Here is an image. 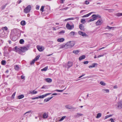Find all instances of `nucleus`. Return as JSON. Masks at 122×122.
I'll list each match as a JSON object with an SVG mask.
<instances>
[{"label":"nucleus","mask_w":122,"mask_h":122,"mask_svg":"<svg viewBox=\"0 0 122 122\" xmlns=\"http://www.w3.org/2000/svg\"><path fill=\"white\" fill-rule=\"evenodd\" d=\"M75 44V42L74 41H69L66 44V47L67 48L71 47L74 46Z\"/></svg>","instance_id":"f257e3e1"},{"label":"nucleus","mask_w":122,"mask_h":122,"mask_svg":"<svg viewBox=\"0 0 122 122\" xmlns=\"http://www.w3.org/2000/svg\"><path fill=\"white\" fill-rule=\"evenodd\" d=\"M71 22H70L68 23L66 25V27L68 30H71L74 28V25L71 24Z\"/></svg>","instance_id":"f03ea898"},{"label":"nucleus","mask_w":122,"mask_h":122,"mask_svg":"<svg viewBox=\"0 0 122 122\" xmlns=\"http://www.w3.org/2000/svg\"><path fill=\"white\" fill-rule=\"evenodd\" d=\"M31 5H28L24 9V12L26 13H29L31 10Z\"/></svg>","instance_id":"7ed1b4c3"},{"label":"nucleus","mask_w":122,"mask_h":122,"mask_svg":"<svg viewBox=\"0 0 122 122\" xmlns=\"http://www.w3.org/2000/svg\"><path fill=\"white\" fill-rule=\"evenodd\" d=\"M117 108L118 109L122 108V101L119 102L116 105Z\"/></svg>","instance_id":"20e7f679"},{"label":"nucleus","mask_w":122,"mask_h":122,"mask_svg":"<svg viewBox=\"0 0 122 122\" xmlns=\"http://www.w3.org/2000/svg\"><path fill=\"white\" fill-rule=\"evenodd\" d=\"M78 34L82 36L83 37H88V35L84 32H83L81 31H79L78 32Z\"/></svg>","instance_id":"39448f33"},{"label":"nucleus","mask_w":122,"mask_h":122,"mask_svg":"<svg viewBox=\"0 0 122 122\" xmlns=\"http://www.w3.org/2000/svg\"><path fill=\"white\" fill-rule=\"evenodd\" d=\"M51 94V93H47L41 96H39L38 97V98H43L44 97H46L47 96L50 95Z\"/></svg>","instance_id":"423d86ee"},{"label":"nucleus","mask_w":122,"mask_h":122,"mask_svg":"<svg viewBox=\"0 0 122 122\" xmlns=\"http://www.w3.org/2000/svg\"><path fill=\"white\" fill-rule=\"evenodd\" d=\"M14 51L19 54L21 53V50H20V49L18 48L17 46L15 47V48L14 49Z\"/></svg>","instance_id":"0eeeda50"},{"label":"nucleus","mask_w":122,"mask_h":122,"mask_svg":"<svg viewBox=\"0 0 122 122\" xmlns=\"http://www.w3.org/2000/svg\"><path fill=\"white\" fill-rule=\"evenodd\" d=\"M103 22L102 20H100L98 21L96 23V24L97 25H100L102 24Z\"/></svg>","instance_id":"6e6552de"},{"label":"nucleus","mask_w":122,"mask_h":122,"mask_svg":"<svg viewBox=\"0 0 122 122\" xmlns=\"http://www.w3.org/2000/svg\"><path fill=\"white\" fill-rule=\"evenodd\" d=\"M65 107L68 109H74L75 108L71 106L70 105H66L65 106Z\"/></svg>","instance_id":"1a4fd4ad"},{"label":"nucleus","mask_w":122,"mask_h":122,"mask_svg":"<svg viewBox=\"0 0 122 122\" xmlns=\"http://www.w3.org/2000/svg\"><path fill=\"white\" fill-rule=\"evenodd\" d=\"M102 91L104 93H107L109 92V90L108 89H102Z\"/></svg>","instance_id":"9d476101"},{"label":"nucleus","mask_w":122,"mask_h":122,"mask_svg":"<svg viewBox=\"0 0 122 122\" xmlns=\"http://www.w3.org/2000/svg\"><path fill=\"white\" fill-rule=\"evenodd\" d=\"M29 94H35L37 93V91H36L35 90L30 91L29 92Z\"/></svg>","instance_id":"9b49d317"},{"label":"nucleus","mask_w":122,"mask_h":122,"mask_svg":"<svg viewBox=\"0 0 122 122\" xmlns=\"http://www.w3.org/2000/svg\"><path fill=\"white\" fill-rule=\"evenodd\" d=\"M37 49L39 51H42L44 50L42 46H37Z\"/></svg>","instance_id":"f8f14e48"},{"label":"nucleus","mask_w":122,"mask_h":122,"mask_svg":"<svg viewBox=\"0 0 122 122\" xmlns=\"http://www.w3.org/2000/svg\"><path fill=\"white\" fill-rule=\"evenodd\" d=\"M53 97H50L48 98L45 99L44 100V102H47L49 101Z\"/></svg>","instance_id":"ddd939ff"},{"label":"nucleus","mask_w":122,"mask_h":122,"mask_svg":"<svg viewBox=\"0 0 122 122\" xmlns=\"http://www.w3.org/2000/svg\"><path fill=\"white\" fill-rule=\"evenodd\" d=\"M79 27L80 29L82 31H84L85 29L83 25L81 24H80L79 26Z\"/></svg>","instance_id":"4468645a"},{"label":"nucleus","mask_w":122,"mask_h":122,"mask_svg":"<svg viewBox=\"0 0 122 122\" xmlns=\"http://www.w3.org/2000/svg\"><path fill=\"white\" fill-rule=\"evenodd\" d=\"M92 17L94 19H95V20L97 19V18L98 17L99 18H101V16L99 15H93L92 16Z\"/></svg>","instance_id":"2eb2a0df"},{"label":"nucleus","mask_w":122,"mask_h":122,"mask_svg":"<svg viewBox=\"0 0 122 122\" xmlns=\"http://www.w3.org/2000/svg\"><path fill=\"white\" fill-rule=\"evenodd\" d=\"M14 33L12 31L10 33V37L11 38H12V39L14 41H15L16 40H14Z\"/></svg>","instance_id":"dca6fc26"},{"label":"nucleus","mask_w":122,"mask_h":122,"mask_svg":"<svg viewBox=\"0 0 122 122\" xmlns=\"http://www.w3.org/2000/svg\"><path fill=\"white\" fill-rule=\"evenodd\" d=\"M26 49L25 47H21L20 48V50H21V52H24L25 51Z\"/></svg>","instance_id":"f3484780"},{"label":"nucleus","mask_w":122,"mask_h":122,"mask_svg":"<svg viewBox=\"0 0 122 122\" xmlns=\"http://www.w3.org/2000/svg\"><path fill=\"white\" fill-rule=\"evenodd\" d=\"M45 80L47 82H51L52 81V80L50 78H46L45 79Z\"/></svg>","instance_id":"a211bd4d"},{"label":"nucleus","mask_w":122,"mask_h":122,"mask_svg":"<svg viewBox=\"0 0 122 122\" xmlns=\"http://www.w3.org/2000/svg\"><path fill=\"white\" fill-rule=\"evenodd\" d=\"M31 113V111H30L27 112L25 113L24 115H25L26 116H30Z\"/></svg>","instance_id":"6ab92c4d"},{"label":"nucleus","mask_w":122,"mask_h":122,"mask_svg":"<svg viewBox=\"0 0 122 122\" xmlns=\"http://www.w3.org/2000/svg\"><path fill=\"white\" fill-rule=\"evenodd\" d=\"M86 56L84 55H83L80 56L79 58V60L81 61L82 60L84 59L85 58Z\"/></svg>","instance_id":"aec40b11"},{"label":"nucleus","mask_w":122,"mask_h":122,"mask_svg":"<svg viewBox=\"0 0 122 122\" xmlns=\"http://www.w3.org/2000/svg\"><path fill=\"white\" fill-rule=\"evenodd\" d=\"M72 63L71 62H68L67 66H68V68H69V67H71L72 65Z\"/></svg>","instance_id":"412c9836"},{"label":"nucleus","mask_w":122,"mask_h":122,"mask_svg":"<svg viewBox=\"0 0 122 122\" xmlns=\"http://www.w3.org/2000/svg\"><path fill=\"white\" fill-rule=\"evenodd\" d=\"M65 40V39L63 38H59L58 39L57 41L59 42H63Z\"/></svg>","instance_id":"4be33fe9"},{"label":"nucleus","mask_w":122,"mask_h":122,"mask_svg":"<svg viewBox=\"0 0 122 122\" xmlns=\"http://www.w3.org/2000/svg\"><path fill=\"white\" fill-rule=\"evenodd\" d=\"M15 69V70L18 71L19 70L20 68L17 65H15L14 66Z\"/></svg>","instance_id":"5701e85b"},{"label":"nucleus","mask_w":122,"mask_h":122,"mask_svg":"<svg viewBox=\"0 0 122 122\" xmlns=\"http://www.w3.org/2000/svg\"><path fill=\"white\" fill-rule=\"evenodd\" d=\"M48 117V115L47 113H45L43 115V117L44 118H46Z\"/></svg>","instance_id":"b1692460"},{"label":"nucleus","mask_w":122,"mask_h":122,"mask_svg":"<svg viewBox=\"0 0 122 122\" xmlns=\"http://www.w3.org/2000/svg\"><path fill=\"white\" fill-rule=\"evenodd\" d=\"M93 12L87 14L83 15L82 17L83 18L87 17L90 16Z\"/></svg>","instance_id":"393cba45"},{"label":"nucleus","mask_w":122,"mask_h":122,"mask_svg":"<svg viewBox=\"0 0 122 122\" xmlns=\"http://www.w3.org/2000/svg\"><path fill=\"white\" fill-rule=\"evenodd\" d=\"M102 116L101 114V113H99L97 114L96 118H100Z\"/></svg>","instance_id":"a878e982"},{"label":"nucleus","mask_w":122,"mask_h":122,"mask_svg":"<svg viewBox=\"0 0 122 122\" xmlns=\"http://www.w3.org/2000/svg\"><path fill=\"white\" fill-rule=\"evenodd\" d=\"M24 97V96L23 95H21L19 96L18 97V98L19 99H20L23 98Z\"/></svg>","instance_id":"bb28decb"},{"label":"nucleus","mask_w":122,"mask_h":122,"mask_svg":"<svg viewBox=\"0 0 122 122\" xmlns=\"http://www.w3.org/2000/svg\"><path fill=\"white\" fill-rule=\"evenodd\" d=\"M20 24L23 26L25 25L26 24L25 21L23 20L21 21L20 22Z\"/></svg>","instance_id":"cd10ccee"},{"label":"nucleus","mask_w":122,"mask_h":122,"mask_svg":"<svg viewBox=\"0 0 122 122\" xmlns=\"http://www.w3.org/2000/svg\"><path fill=\"white\" fill-rule=\"evenodd\" d=\"M81 22L83 24H85L86 22L85 20V19H82L81 20Z\"/></svg>","instance_id":"c85d7f7f"},{"label":"nucleus","mask_w":122,"mask_h":122,"mask_svg":"<svg viewBox=\"0 0 122 122\" xmlns=\"http://www.w3.org/2000/svg\"><path fill=\"white\" fill-rule=\"evenodd\" d=\"M112 115H107V116H105L104 119H107V118H109L110 117H111L112 116Z\"/></svg>","instance_id":"c756f323"},{"label":"nucleus","mask_w":122,"mask_h":122,"mask_svg":"<svg viewBox=\"0 0 122 122\" xmlns=\"http://www.w3.org/2000/svg\"><path fill=\"white\" fill-rule=\"evenodd\" d=\"M48 68V67L47 66L44 68L43 69H41V71H46L47 70Z\"/></svg>","instance_id":"7c9ffc66"},{"label":"nucleus","mask_w":122,"mask_h":122,"mask_svg":"<svg viewBox=\"0 0 122 122\" xmlns=\"http://www.w3.org/2000/svg\"><path fill=\"white\" fill-rule=\"evenodd\" d=\"M100 84L101 85L103 86H105L106 85V83L102 81L100 82Z\"/></svg>","instance_id":"2f4dec72"},{"label":"nucleus","mask_w":122,"mask_h":122,"mask_svg":"<svg viewBox=\"0 0 122 122\" xmlns=\"http://www.w3.org/2000/svg\"><path fill=\"white\" fill-rule=\"evenodd\" d=\"M79 52V51L77 50H74L73 51V53L75 54H77Z\"/></svg>","instance_id":"473e14b6"},{"label":"nucleus","mask_w":122,"mask_h":122,"mask_svg":"<svg viewBox=\"0 0 122 122\" xmlns=\"http://www.w3.org/2000/svg\"><path fill=\"white\" fill-rule=\"evenodd\" d=\"M65 32V31L64 30H62L58 32V34H63Z\"/></svg>","instance_id":"72a5a7b5"},{"label":"nucleus","mask_w":122,"mask_h":122,"mask_svg":"<svg viewBox=\"0 0 122 122\" xmlns=\"http://www.w3.org/2000/svg\"><path fill=\"white\" fill-rule=\"evenodd\" d=\"M66 116H64L62 117L61 118L60 117V120L61 121V122L65 118H66Z\"/></svg>","instance_id":"f704fd0d"},{"label":"nucleus","mask_w":122,"mask_h":122,"mask_svg":"<svg viewBox=\"0 0 122 122\" xmlns=\"http://www.w3.org/2000/svg\"><path fill=\"white\" fill-rule=\"evenodd\" d=\"M56 122H61L60 120V117H58L56 119Z\"/></svg>","instance_id":"c9c22d12"},{"label":"nucleus","mask_w":122,"mask_h":122,"mask_svg":"<svg viewBox=\"0 0 122 122\" xmlns=\"http://www.w3.org/2000/svg\"><path fill=\"white\" fill-rule=\"evenodd\" d=\"M1 64L2 65H5L6 64V61L5 60H2L1 61Z\"/></svg>","instance_id":"e433bc0d"},{"label":"nucleus","mask_w":122,"mask_h":122,"mask_svg":"<svg viewBox=\"0 0 122 122\" xmlns=\"http://www.w3.org/2000/svg\"><path fill=\"white\" fill-rule=\"evenodd\" d=\"M40 57V55H38L34 59L36 61L39 59Z\"/></svg>","instance_id":"4c0bfd02"},{"label":"nucleus","mask_w":122,"mask_h":122,"mask_svg":"<svg viewBox=\"0 0 122 122\" xmlns=\"http://www.w3.org/2000/svg\"><path fill=\"white\" fill-rule=\"evenodd\" d=\"M7 4H6L5 5L2 6L1 7V9L3 10L4 9L5 7Z\"/></svg>","instance_id":"58836bf2"},{"label":"nucleus","mask_w":122,"mask_h":122,"mask_svg":"<svg viewBox=\"0 0 122 122\" xmlns=\"http://www.w3.org/2000/svg\"><path fill=\"white\" fill-rule=\"evenodd\" d=\"M114 28V27H110L108 26H107V27L106 28L108 29H111L112 28H113H113Z\"/></svg>","instance_id":"ea45409f"},{"label":"nucleus","mask_w":122,"mask_h":122,"mask_svg":"<svg viewBox=\"0 0 122 122\" xmlns=\"http://www.w3.org/2000/svg\"><path fill=\"white\" fill-rule=\"evenodd\" d=\"M24 42V41L23 39H21L20 41V43L21 44H22Z\"/></svg>","instance_id":"a19ab883"},{"label":"nucleus","mask_w":122,"mask_h":122,"mask_svg":"<svg viewBox=\"0 0 122 122\" xmlns=\"http://www.w3.org/2000/svg\"><path fill=\"white\" fill-rule=\"evenodd\" d=\"M75 34V32L73 31H71L70 33V36H74Z\"/></svg>","instance_id":"79ce46f5"},{"label":"nucleus","mask_w":122,"mask_h":122,"mask_svg":"<svg viewBox=\"0 0 122 122\" xmlns=\"http://www.w3.org/2000/svg\"><path fill=\"white\" fill-rule=\"evenodd\" d=\"M115 16H121V14L120 13H117L115 14Z\"/></svg>","instance_id":"37998d69"},{"label":"nucleus","mask_w":122,"mask_h":122,"mask_svg":"<svg viewBox=\"0 0 122 122\" xmlns=\"http://www.w3.org/2000/svg\"><path fill=\"white\" fill-rule=\"evenodd\" d=\"M44 6H42L41 7V8L40 10L42 12H43L44 11Z\"/></svg>","instance_id":"c03bdc74"},{"label":"nucleus","mask_w":122,"mask_h":122,"mask_svg":"<svg viewBox=\"0 0 122 122\" xmlns=\"http://www.w3.org/2000/svg\"><path fill=\"white\" fill-rule=\"evenodd\" d=\"M42 89H47L48 88L47 86L46 85H44L41 87Z\"/></svg>","instance_id":"a18cd8bd"},{"label":"nucleus","mask_w":122,"mask_h":122,"mask_svg":"<svg viewBox=\"0 0 122 122\" xmlns=\"http://www.w3.org/2000/svg\"><path fill=\"white\" fill-rule=\"evenodd\" d=\"M74 18H70L65 19V21H66L68 20H72Z\"/></svg>","instance_id":"49530a36"},{"label":"nucleus","mask_w":122,"mask_h":122,"mask_svg":"<svg viewBox=\"0 0 122 122\" xmlns=\"http://www.w3.org/2000/svg\"><path fill=\"white\" fill-rule=\"evenodd\" d=\"M36 61L34 59L30 62V64L32 65V64H33Z\"/></svg>","instance_id":"de8ad7c7"},{"label":"nucleus","mask_w":122,"mask_h":122,"mask_svg":"<svg viewBox=\"0 0 122 122\" xmlns=\"http://www.w3.org/2000/svg\"><path fill=\"white\" fill-rule=\"evenodd\" d=\"M77 116L78 117L81 116L83 115V114H82L79 113H77Z\"/></svg>","instance_id":"09e8293b"},{"label":"nucleus","mask_w":122,"mask_h":122,"mask_svg":"<svg viewBox=\"0 0 122 122\" xmlns=\"http://www.w3.org/2000/svg\"><path fill=\"white\" fill-rule=\"evenodd\" d=\"M56 90V91H57L58 92H62L64 90Z\"/></svg>","instance_id":"8fccbe9b"},{"label":"nucleus","mask_w":122,"mask_h":122,"mask_svg":"<svg viewBox=\"0 0 122 122\" xmlns=\"http://www.w3.org/2000/svg\"><path fill=\"white\" fill-rule=\"evenodd\" d=\"M95 20V19H94L93 18L92 19L90 20H88V22H90L91 21H93Z\"/></svg>","instance_id":"3c124183"},{"label":"nucleus","mask_w":122,"mask_h":122,"mask_svg":"<svg viewBox=\"0 0 122 122\" xmlns=\"http://www.w3.org/2000/svg\"><path fill=\"white\" fill-rule=\"evenodd\" d=\"M88 62H89L88 61H84L83 62L84 64H87Z\"/></svg>","instance_id":"603ef678"},{"label":"nucleus","mask_w":122,"mask_h":122,"mask_svg":"<svg viewBox=\"0 0 122 122\" xmlns=\"http://www.w3.org/2000/svg\"><path fill=\"white\" fill-rule=\"evenodd\" d=\"M8 28L6 26L5 27H4L3 28V30H7Z\"/></svg>","instance_id":"864d4df0"},{"label":"nucleus","mask_w":122,"mask_h":122,"mask_svg":"<svg viewBox=\"0 0 122 122\" xmlns=\"http://www.w3.org/2000/svg\"><path fill=\"white\" fill-rule=\"evenodd\" d=\"M40 6L38 5H36V9L37 10H38L39 9Z\"/></svg>","instance_id":"5fc2aeb1"},{"label":"nucleus","mask_w":122,"mask_h":122,"mask_svg":"<svg viewBox=\"0 0 122 122\" xmlns=\"http://www.w3.org/2000/svg\"><path fill=\"white\" fill-rule=\"evenodd\" d=\"M89 3V2H88L87 0H86L85 1V3L86 5L88 4Z\"/></svg>","instance_id":"6e6d98bb"},{"label":"nucleus","mask_w":122,"mask_h":122,"mask_svg":"<svg viewBox=\"0 0 122 122\" xmlns=\"http://www.w3.org/2000/svg\"><path fill=\"white\" fill-rule=\"evenodd\" d=\"M15 95V92L13 94H12V97L13 98H14V97Z\"/></svg>","instance_id":"4d7b16f0"},{"label":"nucleus","mask_w":122,"mask_h":122,"mask_svg":"<svg viewBox=\"0 0 122 122\" xmlns=\"http://www.w3.org/2000/svg\"><path fill=\"white\" fill-rule=\"evenodd\" d=\"M66 47V44L65 45H63L61 46V48H64V47Z\"/></svg>","instance_id":"13d9d810"},{"label":"nucleus","mask_w":122,"mask_h":122,"mask_svg":"<svg viewBox=\"0 0 122 122\" xmlns=\"http://www.w3.org/2000/svg\"><path fill=\"white\" fill-rule=\"evenodd\" d=\"M110 120L111 121V122H114L113 119L112 118H111L110 119Z\"/></svg>","instance_id":"bf43d9fd"},{"label":"nucleus","mask_w":122,"mask_h":122,"mask_svg":"<svg viewBox=\"0 0 122 122\" xmlns=\"http://www.w3.org/2000/svg\"><path fill=\"white\" fill-rule=\"evenodd\" d=\"M97 63H93L92 65V66L93 67H94L95 66V65H97Z\"/></svg>","instance_id":"052dcab7"},{"label":"nucleus","mask_w":122,"mask_h":122,"mask_svg":"<svg viewBox=\"0 0 122 122\" xmlns=\"http://www.w3.org/2000/svg\"><path fill=\"white\" fill-rule=\"evenodd\" d=\"M117 87H118L117 85H115V86H113V88L114 89H116V88H117Z\"/></svg>","instance_id":"680f3d73"},{"label":"nucleus","mask_w":122,"mask_h":122,"mask_svg":"<svg viewBox=\"0 0 122 122\" xmlns=\"http://www.w3.org/2000/svg\"><path fill=\"white\" fill-rule=\"evenodd\" d=\"M38 99V97H36L32 98V100H34V99Z\"/></svg>","instance_id":"e2e57ef3"},{"label":"nucleus","mask_w":122,"mask_h":122,"mask_svg":"<svg viewBox=\"0 0 122 122\" xmlns=\"http://www.w3.org/2000/svg\"><path fill=\"white\" fill-rule=\"evenodd\" d=\"M68 7H66L65 8H64L63 9H62V10H66L68 9Z\"/></svg>","instance_id":"0e129e2a"},{"label":"nucleus","mask_w":122,"mask_h":122,"mask_svg":"<svg viewBox=\"0 0 122 122\" xmlns=\"http://www.w3.org/2000/svg\"><path fill=\"white\" fill-rule=\"evenodd\" d=\"M110 10V12H113V11H114V9H111Z\"/></svg>","instance_id":"69168bd1"},{"label":"nucleus","mask_w":122,"mask_h":122,"mask_svg":"<svg viewBox=\"0 0 122 122\" xmlns=\"http://www.w3.org/2000/svg\"><path fill=\"white\" fill-rule=\"evenodd\" d=\"M103 56V55H99L97 57L99 58Z\"/></svg>","instance_id":"338daca9"},{"label":"nucleus","mask_w":122,"mask_h":122,"mask_svg":"<svg viewBox=\"0 0 122 122\" xmlns=\"http://www.w3.org/2000/svg\"><path fill=\"white\" fill-rule=\"evenodd\" d=\"M21 77L22 79H24V80H25V77Z\"/></svg>","instance_id":"774afa93"}]
</instances>
